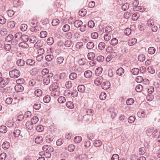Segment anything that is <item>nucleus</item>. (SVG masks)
<instances>
[{
	"label": "nucleus",
	"instance_id": "58",
	"mask_svg": "<svg viewBox=\"0 0 160 160\" xmlns=\"http://www.w3.org/2000/svg\"><path fill=\"white\" fill-rule=\"evenodd\" d=\"M106 96L107 95L105 92H102L99 96V98L101 100H103L106 99Z\"/></svg>",
	"mask_w": 160,
	"mask_h": 160
},
{
	"label": "nucleus",
	"instance_id": "61",
	"mask_svg": "<svg viewBox=\"0 0 160 160\" xmlns=\"http://www.w3.org/2000/svg\"><path fill=\"white\" fill-rule=\"evenodd\" d=\"M75 148V146L74 145H70L68 147V150L70 152H72Z\"/></svg>",
	"mask_w": 160,
	"mask_h": 160
},
{
	"label": "nucleus",
	"instance_id": "41",
	"mask_svg": "<svg viewBox=\"0 0 160 160\" xmlns=\"http://www.w3.org/2000/svg\"><path fill=\"white\" fill-rule=\"evenodd\" d=\"M143 88V86L141 85L138 84L136 86V90L137 92H140L142 90Z\"/></svg>",
	"mask_w": 160,
	"mask_h": 160
},
{
	"label": "nucleus",
	"instance_id": "47",
	"mask_svg": "<svg viewBox=\"0 0 160 160\" xmlns=\"http://www.w3.org/2000/svg\"><path fill=\"white\" fill-rule=\"evenodd\" d=\"M94 47V43L92 42H88L87 44V48L88 49H92Z\"/></svg>",
	"mask_w": 160,
	"mask_h": 160
},
{
	"label": "nucleus",
	"instance_id": "40",
	"mask_svg": "<svg viewBox=\"0 0 160 160\" xmlns=\"http://www.w3.org/2000/svg\"><path fill=\"white\" fill-rule=\"evenodd\" d=\"M66 105L69 108L72 109L74 107V104L73 102L71 101H68L66 103Z\"/></svg>",
	"mask_w": 160,
	"mask_h": 160
},
{
	"label": "nucleus",
	"instance_id": "1",
	"mask_svg": "<svg viewBox=\"0 0 160 160\" xmlns=\"http://www.w3.org/2000/svg\"><path fill=\"white\" fill-rule=\"evenodd\" d=\"M9 74L11 78H17L20 76L21 73L19 70L14 69L9 72Z\"/></svg>",
	"mask_w": 160,
	"mask_h": 160
},
{
	"label": "nucleus",
	"instance_id": "33",
	"mask_svg": "<svg viewBox=\"0 0 160 160\" xmlns=\"http://www.w3.org/2000/svg\"><path fill=\"white\" fill-rule=\"evenodd\" d=\"M65 37L67 39H71L72 38V32H68L66 33L64 35Z\"/></svg>",
	"mask_w": 160,
	"mask_h": 160
},
{
	"label": "nucleus",
	"instance_id": "17",
	"mask_svg": "<svg viewBox=\"0 0 160 160\" xmlns=\"http://www.w3.org/2000/svg\"><path fill=\"white\" fill-rule=\"evenodd\" d=\"M154 21L153 18H150L147 21V25L149 27H152L154 25Z\"/></svg>",
	"mask_w": 160,
	"mask_h": 160
},
{
	"label": "nucleus",
	"instance_id": "62",
	"mask_svg": "<svg viewBox=\"0 0 160 160\" xmlns=\"http://www.w3.org/2000/svg\"><path fill=\"white\" fill-rule=\"evenodd\" d=\"M146 152L145 149L144 147H142L139 149V153L141 155H143Z\"/></svg>",
	"mask_w": 160,
	"mask_h": 160
},
{
	"label": "nucleus",
	"instance_id": "5",
	"mask_svg": "<svg viewBox=\"0 0 160 160\" xmlns=\"http://www.w3.org/2000/svg\"><path fill=\"white\" fill-rule=\"evenodd\" d=\"M8 83V81L7 78H2V80L0 83V87L3 88L5 87Z\"/></svg>",
	"mask_w": 160,
	"mask_h": 160
},
{
	"label": "nucleus",
	"instance_id": "19",
	"mask_svg": "<svg viewBox=\"0 0 160 160\" xmlns=\"http://www.w3.org/2000/svg\"><path fill=\"white\" fill-rule=\"evenodd\" d=\"M124 70L122 68H120L117 70V73L119 76H122L124 74Z\"/></svg>",
	"mask_w": 160,
	"mask_h": 160
},
{
	"label": "nucleus",
	"instance_id": "54",
	"mask_svg": "<svg viewBox=\"0 0 160 160\" xmlns=\"http://www.w3.org/2000/svg\"><path fill=\"white\" fill-rule=\"evenodd\" d=\"M13 38V36L11 35H9L7 36L5 38V41L6 42H10L12 41Z\"/></svg>",
	"mask_w": 160,
	"mask_h": 160
},
{
	"label": "nucleus",
	"instance_id": "64",
	"mask_svg": "<svg viewBox=\"0 0 160 160\" xmlns=\"http://www.w3.org/2000/svg\"><path fill=\"white\" fill-rule=\"evenodd\" d=\"M119 157L118 154H114L112 155L111 160H119Z\"/></svg>",
	"mask_w": 160,
	"mask_h": 160
},
{
	"label": "nucleus",
	"instance_id": "13",
	"mask_svg": "<svg viewBox=\"0 0 160 160\" xmlns=\"http://www.w3.org/2000/svg\"><path fill=\"white\" fill-rule=\"evenodd\" d=\"M20 47L23 48H27L29 47L28 44L26 42H23L20 43L18 45Z\"/></svg>",
	"mask_w": 160,
	"mask_h": 160
},
{
	"label": "nucleus",
	"instance_id": "36",
	"mask_svg": "<svg viewBox=\"0 0 160 160\" xmlns=\"http://www.w3.org/2000/svg\"><path fill=\"white\" fill-rule=\"evenodd\" d=\"M106 46L105 43L102 42H100L98 45V48L100 50H103L104 49Z\"/></svg>",
	"mask_w": 160,
	"mask_h": 160
},
{
	"label": "nucleus",
	"instance_id": "12",
	"mask_svg": "<svg viewBox=\"0 0 160 160\" xmlns=\"http://www.w3.org/2000/svg\"><path fill=\"white\" fill-rule=\"evenodd\" d=\"M74 26L76 28H78L81 26L82 24V22L80 20H77L75 21L74 23Z\"/></svg>",
	"mask_w": 160,
	"mask_h": 160
},
{
	"label": "nucleus",
	"instance_id": "21",
	"mask_svg": "<svg viewBox=\"0 0 160 160\" xmlns=\"http://www.w3.org/2000/svg\"><path fill=\"white\" fill-rule=\"evenodd\" d=\"M7 131V127L4 125L0 126V132L3 133H5Z\"/></svg>",
	"mask_w": 160,
	"mask_h": 160
},
{
	"label": "nucleus",
	"instance_id": "29",
	"mask_svg": "<svg viewBox=\"0 0 160 160\" xmlns=\"http://www.w3.org/2000/svg\"><path fill=\"white\" fill-rule=\"evenodd\" d=\"M39 119L37 117L35 116L33 117L31 119V122L32 124H36L38 121Z\"/></svg>",
	"mask_w": 160,
	"mask_h": 160
},
{
	"label": "nucleus",
	"instance_id": "2",
	"mask_svg": "<svg viewBox=\"0 0 160 160\" xmlns=\"http://www.w3.org/2000/svg\"><path fill=\"white\" fill-rule=\"evenodd\" d=\"M110 82L107 81H104L102 84V88L104 90H107L110 88Z\"/></svg>",
	"mask_w": 160,
	"mask_h": 160
},
{
	"label": "nucleus",
	"instance_id": "53",
	"mask_svg": "<svg viewBox=\"0 0 160 160\" xmlns=\"http://www.w3.org/2000/svg\"><path fill=\"white\" fill-rule=\"evenodd\" d=\"M59 23V20L58 19H53L52 22V25L53 26H56Z\"/></svg>",
	"mask_w": 160,
	"mask_h": 160
},
{
	"label": "nucleus",
	"instance_id": "39",
	"mask_svg": "<svg viewBox=\"0 0 160 160\" xmlns=\"http://www.w3.org/2000/svg\"><path fill=\"white\" fill-rule=\"evenodd\" d=\"M78 89L80 92H83L85 90V87L84 85H81L78 86Z\"/></svg>",
	"mask_w": 160,
	"mask_h": 160
},
{
	"label": "nucleus",
	"instance_id": "23",
	"mask_svg": "<svg viewBox=\"0 0 160 160\" xmlns=\"http://www.w3.org/2000/svg\"><path fill=\"white\" fill-rule=\"evenodd\" d=\"M17 64L19 66H22L25 64V61L24 60L19 59L17 61Z\"/></svg>",
	"mask_w": 160,
	"mask_h": 160
},
{
	"label": "nucleus",
	"instance_id": "26",
	"mask_svg": "<svg viewBox=\"0 0 160 160\" xmlns=\"http://www.w3.org/2000/svg\"><path fill=\"white\" fill-rule=\"evenodd\" d=\"M64 58L62 57H59L57 58L56 62L57 64H60L64 62Z\"/></svg>",
	"mask_w": 160,
	"mask_h": 160
},
{
	"label": "nucleus",
	"instance_id": "22",
	"mask_svg": "<svg viewBox=\"0 0 160 160\" xmlns=\"http://www.w3.org/2000/svg\"><path fill=\"white\" fill-rule=\"evenodd\" d=\"M104 38L106 41H109L111 38V34L109 33L105 34L104 36Z\"/></svg>",
	"mask_w": 160,
	"mask_h": 160
},
{
	"label": "nucleus",
	"instance_id": "35",
	"mask_svg": "<svg viewBox=\"0 0 160 160\" xmlns=\"http://www.w3.org/2000/svg\"><path fill=\"white\" fill-rule=\"evenodd\" d=\"M156 49L153 47H150L148 50V52L150 54H153L155 52Z\"/></svg>",
	"mask_w": 160,
	"mask_h": 160
},
{
	"label": "nucleus",
	"instance_id": "15",
	"mask_svg": "<svg viewBox=\"0 0 160 160\" xmlns=\"http://www.w3.org/2000/svg\"><path fill=\"white\" fill-rule=\"evenodd\" d=\"M72 86V82L69 80H66L65 83V86L67 88L70 89L71 88Z\"/></svg>",
	"mask_w": 160,
	"mask_h": 160
},
{
	"label": "nucleus",
	"instance_id": "9",
	"mask_svg": "<svg viewBox=\"0 0 160 160\" xmlns=\"http://www.w3.org/2000/svg\"><path fill=\"white\" fill-rule=\"evenodd\" d=\"M67 77L66 74L65 72H62L59 75L58 81L61 82L64 80Z\"/></svg>",
	"mask_w": 160,
	"mask_h": 160
},
{
	"label": "nucleus",
	"instance_id": "45",
	"mask_svg": "<svg viewBox=\"0 0 160 160\" xmlns=\"http://www.w3.org/2000/svg\"><path fill=\"white\" fill-rule=\"evenodd\" d=\"M139 17V14L138 12H137L134 13L132 16V19L133 20H137Z\"/></svg>",
	"mask_w": 160,
	"mask_h": 160
},
{
	"label": "nucleus",
	"instance_id": "4",
	"mask_svg": "<svg viewBox=\"0 0 160 160\" xmlns=\"http://www.w3.org/2000/svg\"><path fill=\"white\" fill-rule=\"evenodd\" d=\"M103 78L102 76H100L97 78L94 81V84L97 85H100L103 81Z\"/></svg>",
	"mask_w": 160,
	"mask_h": 160
},
{
	"label": "nucleus",
	"instance_id": "57",
	"mask_svg": "<svg viewBox=\"0 0 160 160\" xmlns=\"http://www.w3.org/2000/svg\"><path fill=\"white\" fill-rule=\"evenodd\" d=\"M28 28V26L26 24H22L20 26L21 30L23 32L26 31Z\"/></svg>",
	"mask_w": 160,
	"mask_h": 160
},
{
	"label": "nucleus",
	"instance_id": "44",
	"mask_svg": "<svg viewBox=\"0 0 160 160\" xmlns=\"http://www.w3.org/2000/svg\"><path fill=\"white\" fill-rule=\"evenodd\" d=\"M145 56L144 55L141 54L138 57V60L140 62H143L145 60Z\"/></svg>",
	"mask_w": 160,
	"mask_h": 160
},
{
	"label": "nucleus",
	"instance_id": "16",
	"mask_svg": "<svg viewBox=\"0 0 160 160\" xmlns=\"http://www.w3.org/2000/svg\"><path fill=\"white\" fill-rule=\"evenodd\" d=\"M51 80L49 78L46 76H45L43 79V83L44 84L48 85L50 83Z\"/></svg>",
	"mask_w": 160,
	"mask_h": 160
},
{
	"label": "nucleus",
	"instance_id": "42",
	"mask_svg": "<svg viewBox=\"0 0 160 160\" xmlns=\"http://www.w3.org/2000/svg\"><path fill=\"white\" fill-rule=\"evenodd\" d=\"M21 38L23 42H27L29 40L28 36L27 35H22Z\"/></svg>",
	"mask_w": 160,
	"mask_h": 160
},
{
	"label": "nucleus",
	"instance_id": "43",
	"mask_svg": "<svg viewBox=\"0 0 160 160\" xmlns=\"http://www.w3.org/2000/svg\"><path fill=\"white\" fill-rule=\"evenodd\" d=\"M70 29V26L68 24L64 25L62 27L63 31L66 32L68 31Z\"/></svg>",
	"mask_w": 160,
	"mask_h": 160
},
{
	"label": "nucleus",
	"instance_id": "49",
	"mask_svg": "<svg viewBox=\"0 0 160 160\" xmlns=\"http://www.w3.org/2000/svg\"><path fill=\"white\" fill-rule=\"evenodd\" d=\"M139 70L137 68H134L132 70V73L134 75H138L139 73Z\"/></svg>",
	"mask_w": 160,
	"mask_h": 160
},
{
	"label": "nucleus",
	"instance_id": "14",
	"mask_svg": "<svg viewBox=\"0 0 160 160\" xmlns=\"http://www.w3.org/2000/svg\"><path fill=\"white\" fill-rule=\"evenodd\" d=\"M103 69L102 67H100L97 68L95 70V74L97 76H100L102 72Z\"/></svg>",
	"mask_w": 160,
	"mask_h": 160
},
{
	"label": "nucleus",
	"instance_id": "7",
	"mask_svg": "<svg viewBox=\"0 0 160 160\" xmlns=\"http://www.w3.org/2000/svg\"><path fill=\"white\" fill-rule=\"evenodd\" d=\"M26 63L27 65L33 66L35 64V60L31 59H28L26 61Z\"/></svg>",
	"mask_w": 160,
	"mask_h": 160
},
{
	"label": "nucleus",
	"instance_id": "38",
	"mask_svg": "<svg viewBox=\"0 0 160 160\" xmlns=\"http://www.w3.org/2000/svg\"><path fill=\"white\" fill-rule=\"evenodd\" d=\"M42 138L41 136H38L35 139V142L37 143H40L42 142Z\"/></svg>",
	"mask_w": 160,
	"mask_h": 160
},
{
	"label": "nucleus",
	"instance_id": "55",
	"mask_svg": "<svg viewBox=\"0 0 160 160\" xmlns=\"http://www.w3.org/2000/svg\"><path fill=\"white\" fill-rule=\"evenodd\" d=\"M47 34L48 33L46 31H42L40 32V37L42 38H44L47 37Z\"/></svg>",
	"mask_w": 160,
	"mask_h": 160
},
{
	"label": "nucleus",
	"instance_id": "30",
	"mask_svg": "<svg viewBox=\"0 0 160 160\" xmlns=\"http://www.w3.org/2000/svg\"><path fill=\"white\" fill-rule=\"evenodd\" d=\"M26 128L28 129L31 130L33 128V126L31 124L30 121H27L26 123Z\"/></svg>",
	"mask_w": 160,
	"mask_h": 160
},
{
	"label": "nucleus",
	"instance_id": "60",
	"mask_svg": "<svg viewBox=\"0 0 160 160\" xmlns=\"http://www.w3.org/2000/svg\"><path fill=\"white\" fill-rule=\"evenodd\" d=\"M102 142L99 140L96 141L94 143V145L95 147H99L101 146Z\"/></svg>",
	"mask_w": 160,
	"mask_h": 160
},
{
	"label": "nucleus",
	"instance_id": "48",
	"mask_svg": "<svg viewBox=\"0 0 160 160\" xmlns=\"http://www.w3.org/2000/svg\"><path fill=\"white\" fill-rule=\"evenodd\" d=\"M95 54L93 52H90L88 53L87 57L89 60L92 59L95 57Z\"/></svg>",
	"mask_w": 160,
	"mask_h": 160
},
{
	"label": "nucleus",
	"instance_id": "3",
	"mask_svg": "<svg viewBox=\"0 0 160 160\" xmlns=\"http://www.w3.org/2000/svg\"><path fill=\"white\" fill-rule=\"evenodd\" d=\"M42 150L46 152H52L53 151V148L51 146L45 145L42 147Z\"/></svg>",
	"mask_w": 160,
	"mask_h": 160
},
{
	"label": "nucleus",
	"instance_id": "27",
	"mask_svg": "<svg viewBox=\"0 0 160 160\" xmlns=\"http://www.w3.org/2000/svg\"><path fill=\"white\" fill-rule=\"evenodd\" d=\"M42 93V90L40 89H37L34 92L35 95L37 97L41 96Z\"/></svg>",
	"mask_w": 160,
	"mask_h": 160
},
{
	"label": "nucleus",
	"instance_id": "59",
	"mask_svg": "<svg viewBox=\"0 0 160 160\" xmlns=\"http://www.w3.org/2000/svg\"><path fill=\"white\" fill-rule=\"evenodd\" d=\"M129 7V3L126 2L124 4L122 7V9L123 10L125 11L127 10Z\"/></svg>",
	"mask_w": 160,
	"mask_h": 160
},
{
	"label": "nucleus",
	"instance_id": "50",
	"mask_svg": "<svg viewBox=\"0 0 160 160\" xmlns=\"http://www.w3.org/2000/svg\"><path fill=\"white\" fill-rule=\"evenodd\" d=\"M6 19L2 16L0 15V24L3 25L6 23Z\"/></svg>",
	"mask_w": 160,
	"mask_h": 160
},
{
	"label": "nucleus",
	"instance_id": "11",
	"mask_svg": "<svg viewBox=\"0 0 160 160\" xmlns=\"http://www.w3.org/2000/svg\"><path fill=\"white\" fill-rule=\"evenodd\" d=\"M92 75V72L91 71L87 70L84 73V76L85 78H90Z\"/></svg>",
	"mask_w": 160,
	"mask_h": 160
},
{
	"label": "nucleus",
	"instance_id": "18",
	"mask_svg": "<svg viewBox=\"0 0 160 160\" xmlns=\"http://www.w3.org/2000/svg\"><path fill=\"white\" fill-rule=\"evenodd\" d=\"M15 22L13 21H11L8 22L7 24V27L11 28H13L15 26Z\"/></svg>",
	"mask_w": 160,
	"mask_h": 160
},
{
	"label": "nucleus",
	"instance_id": "10",
	"mask_svg": "<svg viewBox=\"0 0 160 160\" xmlns=\"http://www.w3.org/2000/svg\"><path fill=\"white\" fill-rule=\"evenodd\" d=\"M154 130V128L153 127L147 128L146 130V132L148 136H150Z\"/></svg>",
	"mask_w": 160,
	"mask_h": 160
},
{
	"label": "nucleus",
	"instance_id": "8",
	"mask_svg": "<svg viewBox=\"0 0 160 160\" xmlns=\"http://www.w3.org/2000/svg\"><path fill=\"white\" fill-rule=\"evenodd\" d=\"M137 39L135 38H133L129 39L128 41V45L132 46L134 45L137 42Z\"/></svg>",
	"mask_w": 160,
	"mask_h": 160
},
{
	"label": "nucleus",
	"instance_id": "34",
	"mask_svg": "<svg viewBox=\"0 0 160 160\" xmlns=\"http://www.w3.org/2000/svg\"><path fill=\"white\" fill-rule=\"evenodd\" d=\"M43 43L42 42L38 41L34 44V47L36 48H38L42 47L43 45Z\"/></svg>",
	"mask_w": 160,
	"mask_h": 160
},
{
	"label": "nucleus",
	"instance_id": "32",
	"mask_svg": "<svg viewBox=\"0 0 160 160\" xmlns=\"http://www.w3.org/2000/svg\"><path fill=\"white\" fill-rule=\"evenodd\" d=\"M51 100V97L49 95H46L43 98V102L45 103H49Z\"/></svg>",
	"mask_w": 160,
	"mask_h": 160
},
{
	"label": "nucleus",
	"instance_id": "31",
	"mask_svg": "<svg viewBox=\"0 0 160 160\" xmlns=\"http://www.w3.org/2000/svg\"><path fill=\"white\" fill-rule=\"evenodd\" d=\"M77 77V74L75 72L70 73L69 76V78L72 80H73L76 78Z\"/></svg>",
	"mask_w": 160,
	"mask_h": 160
},
{
	"label": "nucleus",
	"instance_id": "51",
	"mask_svg": "<svg viewBox=\"0 0 160 160\" xmlns=\"http://www.w3.org/2000/svg\"><path fill=\"white\" fill-rule=\"evenodd\" d=\"M72 44V41L70 40L66 41L64 43V46L66 47H69Z\"/></svg>",
	"mask_w": 160,
	"mask_h": 160
},
{
	"label": "nucleus",
	"instance_id": "52",
	"mask_svg": "<svg viewBox=\"0 0 160 160\" xmlns=\"http://www.w3.org/2000/svg\"><path fill=\"white\" fill-rule=\"evenodd\" d=\"M82 140V138L80 136H77L75 137L74 139V142L76 143L80 142Z\"/></svg>",
	"mask_w": 160,
	"mask_h": 160
},
{
	"label": "nucleus",
	"instance_id": "24",
	"mask_svg": "<svg viewBox=\"0 0 160 160\" xmlns=\"http://www.w3.org/2000/svg\"><path fill=\"white\" fill-rule=\"evenodd\" d=\"M10 144L7 141L3 143L2 145V148L4 149H8L10 147Z\"/></svg>",
	"mask_w": 160,
	"mask_h": 160
},
{
	"label": "nucleus",
	"instance_id": "6",
	"mask_svg": "<svg viewBox=\"0 0 160 160\" xmlns=\"http://www.w3.org/2000/svg\"><path fill=\"white\" fill-rule=\"evenodd\" d=\"M15 91L18 92H21L23 91V87L20 84H17L16 85L14 88Z\"/></svg>",
	"mask_w": 160,
	"mask_h": 160
},
{
	"label": "nucleus",
	"instance_id": "63",
	"mask_svg": "<svg viewBox=\"0 0 160 160\" xmlns=\"http://www.w3.org/2000/svg\"><path fill=\"white\" fill-rule=\"evenodd\" d=\"M54 58V56L52 55H47L45 57V59L48 61H51Z\"/></svg>",
	"mask_w": 160,
	"mask_h": 160
},
{
	"label": "nucleus",
	"instance_id": "25",
	"mask_svg": "<svg viewBox=\"0 0 160 160\" xmlns=\"http://www.w3.org/2000/svg\"><path fill=\"white\" fill-rule=\"evenodd\" d=\"M21 131L19 129H16L14 131L13 135L15 137L18 138L20 135Z\"/></svg>",
	"mask_w": 160,
	"mask_h": 160
},
{
	"label": "nucleus",
	"instance_id": "46",
	"mask_svg": "<svg viewBox=\"0 0 160 160\" xmlns=\"http://www.w3.org/2000/svg\"><path fill=\"white\" fill-rule=\"evenodd\" d=\"M37 40L36 37L32 35L30 36L29 38V42L31 43H33L35 42Z\"/></svg>",
	"mask_w": 160,
	"mask_h": 160
},
{
	"label": "nucleus",
	"instance_id": "56",
	"mask_svg": "<svg viewBox=\"0 0 160 160\" xmlns=\"http://www.w3.org/2000/svg\"><path fill=\"white\" fill-rule=\"evenodd\" d=\"M118 42V40L116 38H114L112 39L111 41V44L113 46L117 45Z\"/></svg>",
	"mask_w": 160,
	"mask_h": 160
},
{
	"label": "nucleus",
	"instance_id": "37",
	"mask_svg": "<svg viewBox=\"0 0 160 160\" xmlns=\"http://www.w3.org/2000/svg\"><path fill=\"white\" fill-rule=\"evenodd\" d=\"M54 41L53 38L52 37H50L47 39V43L49 45H51L53 43Z\"/></svg>",
	"mask_w": 160,
	"mask_h": 160
},
{
	"label": "nucleus",
	"instance_id": "20",
	"mask_svg": "<svg viewBox=\"0 0 160 160\" xmlns=\"http://www.w3.org/2000/svg\"><path fill=\"white\" fill-rule=\"evenodd\" d=\"M145 112L142 111V110H139L137 113L138 116L141 118H144L145 117Z\"/></svg>",
	"mask_w": 160,
	"mask_h": 160
},
{
	"label": "nucleus",
	"instance_id": "28",
	"mask_svg": "<svg viewBox=\"0 0 160 160\" xmlns=\"http://www.w3.org/2000/svg\"><path fill=\"white\" fill-rule=\"evenodd\" d=\"M66 100L65 98L63 96L59 97L58 99V102L60 103H63L65 102Z\"/></svg>",
	"mask_w": 160,
	"mask_h": 160
}]
</instances>
